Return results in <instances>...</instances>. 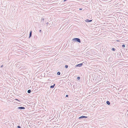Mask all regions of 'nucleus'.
I'll list each match as a JSON object with an SVG mask.
<instances>
[{"label":"nucleus","instance_id":"f257e3e1","mask_svg":"<svg viewBox=\"0 0 128 128\" xmlns=\"http://www.w3.org/2000/svg\"><path fill=\"white\" fill-rule=\"evenodd\" d=\"M72 40L73 41H74L76 42H78L80 43L81 42L80 40V39L78 38H74Z\"/></svg>","mask_w":128,"mask_h":128},{"label":"nucleus","instance_id":"f03ea898","mask_svg":"<svg viewBox=\"0 0 128 128\" xmlns=\"http://www.w3.org/2000/svg\"><path fill=\"white\" fill-rule=\"evenodd\" d=\"M87 118V117L86 116H80L78 118L79 119H83L84 118Z\"/></svg>","mask_w":128,"mask_h":128},{"label":"nucleus","instance_id":"7ed1b4c3","mask_svg":"<svg viewBox=\"0 0 128 128\" xmlns=\"http://www.w3.org/2000/svg\"><path fill=\"white\" fill-rule=\"evenodd\" d=\"M83 65L82 63H81L80 64H78L77 65H76V67H80L82 66Z\"/></svg>","mask_w":128,"mask_h":128},{"label":"nucleus","instance_id":"20e7f679","mask_svg":"<svg viewBox=\"0 0 128 128\" xmlns=\"http://www.w3.org/2000/svg\"><path fill=\"white\" fill-rule=\"evenodd\" d=\"M18 108L20 110H24L25 109V108L23 107H19Z\"/></svg>","mask_w":128,"mask_h":128},{"label":"nucleus","instance_id":"39448f33","mask_svg":"<svg viewBox=\"0 0 128 128\" xmlns=\"http://www.w3.org/2000/svg\"><path fill=\"white\" fill-rule=\"evenodd\" d=\"M92 21V20H90L88 19H87L85 20V21L87 22H91Z\"/></svg>","mask_w":128,"mask_h":128},{"label":"nucleus","instance_id":"423d86ee","mask_svg":"<svg viewBox=\"0 0 128 128\" xmlns=\"http://www.w3.org/2000/svg\"><path fill=\"white\" fill-rule=\"evenodd\" d=\"M32 36V31H30V35H29V38H30Z\"/></svg>","mask_w":128,"mask_h":128},{"label":"nucleus","instance_id":"0eeeda50","mask_svg":"<svg viewBox=\"0 0 128 128\" xmlns=\"http://www.w3.org/2000/svg\"><path fill=\"white\" fill-rule=\"evenodd\" d=\"M106 103L108 105H109L110 104V102L108 101H107L106 102Z\"/></svg>","mask_w":128,"mask_h":128},{"label":"nucleus","instance_id":"6e6552de","mask_svg":"<svg viewBox=\"0 0 128 128\" xmlns=\"http://www.w3.org/2000/svg\"><path fill=\"white\" fill-rule=\"evenodd\" d=\"M55 85V84H54V85H52V86H50V88H54V86Z\"/></svg>","mask_w":128,"mask_h":128},{"label":"nucleus","instance_id":"1a4fd4ad","mask_svg":"<svg viewBox=\"0 0 128 128\" xmlns=\"http://www.w3.org/2000/svg\"><path fill=\"white\" fill-rule=\"evenodd\" d=\"M28 93H30L31 92V90H28Z\"/></svg>","mask_w":128,"mask_h":128},{"label":"nucleus","instance_id":"9d476101","mask_svg":"<svg viewBox=\"0 0 128 128\" xmlns=\"http://www.w3.org/2000/svg\"><path fill=\"white\" fill-rule=\"evenodd\" d=\"M60 72H58L57 73V74L58 75H60Z\"/></svg>","mask_w":128,"mask_h":128},{"label":"nucleus","instance_id":"9b49d317","mask_svg":"<svg viewBox=\"0 0 128 128\" xmlns=\"http://www.w3.org/2000/svg\"><path fill=\"white\" fill-rule=\"evenodd\" d=\"M112 50L113 51H115L116 49L114 48H112Z\"/></svg>","mask_w":128,"mask_h":128},{"label":"nucleus","instance_id":"f8f14e48","mask_svg":"<svg viewBox=\"0 0 128 128\" xmlns=\"http://www.w3.org/2000/svg\"><path fill=\"white\" fill-rule=\"evenodd\" d=\"M122 48H125V45L124 44H122Z\"/></svg>","mask_w":128,"mask_h":128},{"label":"nucleus","instance_id":"ddd939ff","mask_svg":"<svg viewBox=\"0 0 128 128\" xmlns=\"http://www.w3.org/2000/svg\"><path fill=\"white\" fill-rule=\"evenodd\" d=\"M68 65H66L65 66V68H68Z\"/></svg>","mask_w":128,"mask_h":128},{"label":"nucleus","instance_id":"4468645a","mask_svg":"<svg viewBox=\"0 0 128 128\" xmlns=\"http://www.w3.org/2000/svg\"><path fill=\"white\" fill-rule=\"evenodd\" d=\"M118 54V55L119 56H121L120 53H119L118 54Z\"/></svg>","mask_w":128,"mask_h":128},{"label":"nucleus","instance_id":"2eb2a0df","mask_svg":"<svg viewBox=\"0 0 128 128\" xmlns=\"http://www.w3.org/2000/svg\"><path fill=\"white\" fill-rule=\"evenodd\" d=\"M112 59V57H110L109 58V60H110Z\"/></svg>","mask_w":128,"mask_h":128},{"label":"nucleus","instance_id":"dca6fc26","mask_svg":"<svg viewBox=\"0 0 128 128\" xmlns=\"http://www.w3.org/2000/svg\"><path fill=\"white\" fill-rule=\"evenodd\" d=\"M17 128H21V127L20 126H18L17 127Z\"/></svg>","mask_w":128,"mask_h":128},{"label":"nucleus","instance_id":"f3484780","mask_svg":"<svg viewBox=\"0 0 128 128\" xmlns=\"http://www.w3.org/2000/svg\"><path fill=\"white\" fill-rule=\"evenodd\" d=\"M77 79L78 80H79L80 79V77H78V78H77Z\"/></svg>","mask_w":128,"mask_h":128},{"label":"nucleus","instance_id":"a211bd4d","mask_svg":"<svg viewBox=\"0 0 128 128\" xmlns=\"http://www.w3.org/2000/svg\"><path fill=\"white\" fill-rule=\"evenodd\" d=\"M15 100H16V101H19V100L18 99H15Z\"/></svg>","mask_w":128,"mask_h":128},{"label":"nucleus","instance_id":"6ab92c4d","mask_svg":"<svg viewBox=\"0 0 128 128\" xmlns=\"http://www.w3.org/2000/svg\"><path fill=\"white\" fill-rule=\"evenodd\" d=\"M68 95H66V97H68Z\"/></svg>","mask_w":128,"mask_h":128},{"label":"nucleus","instance_id":"aec40b11","mask_svg":"<svg viewBox=\"0 0 128 128\" xmlns=\"http://www.w3.org/2000/svg\"><path fill=\"white\" fill-rule=\"evenodd\" d=\"M82 8H79L80 10H82Z\"/></svg>","mask_w":128,"mask_h":128},{"label":"nucleus","instance_id":"412c9836","mask_svg":"<svg viewBox=\"0 0 128 128\" xmlns=\"http://www.w3.org/2000/svg\"><path fill=\"white\" fill-rule=\"evenodd\" d=\"M42 32V30H39V32Z\"/></svg>","mask_w":128,"mask_h":128},{"label":"nucleus","instance_id":"4be33fe9","mask_svg":"<svg viewBox=\"0 0 128 128\" xmlns=\"http://www.w3.org/2000/svg\"><path fill=\"white\" fill-rule=\"evenodd\" d=\"M49 24V22H47L46 23V24H47V25H48V24Z\"/></svg>","mask_w":128,"mask_h":128},{"label":"nucleus","instance_id":"5701e85b","mask_svg":"<svg viewBox=\"0 0 128 128\" xmlns=\"http://www.w3.org/2000/svg\"><path fill=\"white\" fill-rule=\"evenodd\" d=\"M3 66V65H2V66H1L0 67H1V68H2V67Z\"/></svg>","mask_w":128,"mask_h":128},{"label":"nucleus","instance_id":"b1692460","mask_svg":"<svg viewBox=\"0 0 128 128\" xmlns=\"http://www.w3.org/2000/svg\"><path fill=\"white\" fill-rule=\"evenodd\" d=\"M42 20H44V19H42Z\"/></svg>","mask_w":128,"mask_h":128},{"label":"nucleus","instance_id":"393cba45","mask_svg":"<svg viewBox=\"0 0 128 128\" xmlns=\"http://www.w3.org/2000/svg\"><path fill=\"white\" fill-rule=\"evenodd\" d=\"M42 20H44V19H42Z\"/></svg>","mask_w":128,"mask_h":128}]
</instances>
